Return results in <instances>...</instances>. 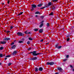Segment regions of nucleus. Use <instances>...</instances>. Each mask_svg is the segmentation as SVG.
I'll use <instances>...</instances> for the list:
<instances>
[{
  "label": "nucleus",
  "instance_id": "f257e3e1",
  "mask_svg": "<svg viewBox=\"0 0 74 74\" xmlns=\"http://www.w3.org/2000/svg\"><path fill=\"white\" fill-rule=\"evenodd\" d=\"M36 52H37L36 51H34L33 52L32 55L33 56H37L38 55H40V54H41V53H37Z\"/></svg>",
  "mask_w": 74,
  "mask_h": 74
},
{
  "label": "nucleus",
  "instance_id": "f03ea898",
  "mask_svg": "<svg viewBox=\"0 0 74 74\" xmlns=\"http://www.w3.org/2000/svg\"><path fill=\"white\" fill-rule=\"evenodd\" d=\"M32 9L31 10L32 11H33L34 10V8H35L37 7V5L35 4H33L32 5Z\"/></svg>",
  "mask_w": 74,
  "mask_h": 74
},
{
  "label": "nucleus",
  "instance_id": "7ed1b4c3",
  "mask_svg": "<svg viewBox=\"0 0 74 74\" xmlns=\"http://www.w3.org/2000/svg\"><path fill=\"white\" fill-rule=\"evenodd\" d=\"M54 64V62H47L46 63L47 65H53Z\"/></svg>",
  "mask_w": 74,
  "mask_h": 74
},
{
  "label": "nucleus",
  "instance_id": "20e7f679",
  "mask_svg": "<svg viewBox=\"0 0 74 74\" xmlns=\"http://www.w3.org/2000/svg\"><path fill=\"white\" fill-rule=\"evenodd\" d=\"M17 35L19 36H23L24 35V34L21 32H18L17 33Z\"/></svg>",
  "mask_w": 74,
  "mask_h": 74
},
{
  "label": "nucleus",
  "instance_id": "39448f33",
  "mask_svg": "<svg viewBox=\"0 0 74 74\" xmlns=\"http://www.w3.org/2000/svg\"><path fill=\"white\" fill-rule=\"evenodd\" d=\"M57 70H59V71L60 72H62V71H63V69H62V68H61L60 67H58L57 68Z\"/></svg>",
  "mask_w": 74,
  "mask_h": 74
},
{
  "label": "nucleus",
  "instance_id": "423d86ee",
  "mask_svg": "<svg viewBox=\"0 0 74 74\" xmlns=\"http://www.w3.org/2000/svg\"><path fill=\"white\" fill-rule=\"evenodd\" d=\"M10 40V38H6L4 39V41H8Z\"/></svg>",
  "mask_w": 74,
  "mask_h": 74
},
{
  "label": "nucleus",
  "instance_id": "0eeeda50",
  "mask_svg": "<svg viewBox=\"0 0 74 74\" xmlns=\"http://www.w3.org/2000/svg\"><path fill=\"white\" fill-rule=\"evenodd\" d=\"M18 53V51H15L13 52L12 55H16Z\"/></svg>",
  "mask_w": 74,
  "mask_h": 74
},
{
  "label": "nucleus",
  "instance_id": "6e6552de",
  "mask_svg": "<svg viewBox=\"0 0 74 74\" xmlns=\"http://www.w3.org/2000/svg\"><path fill=\"white\" fill-rule=\"evenodd\" d=\"M6 42H7L5 41H1L0 42V43L1 44H5Z\"/></svg>",
  "mask_w": 74,
  "mask_h": 74
},
{
  "label": "nucleus",
  "instance_id": "1a4fd4ad",
  "mask_svg": "<svg viewBox=\"0 0 74 74\" xmlns=\"http://www.w3.org/2000/svg\"><path fill=\"white\" fill-rule=\"evenodd\" d=\"M37 59V58L36 57H35L32 58L30 60H36Z\"/></svg>",
  "mask_w": 74,
  "mask_h": 74
},
{
  "label": "nucleus",
  "instance_id": "9d476101",
  "mask_svg": "<svg viewBox=\"0 0 74 74\" xmlns=\"http://www.w3.org/2000/svg\"><path fill=\"white\" fill-rule=\"evenodd\" d=\"M43 70V69L41 67H40L39 69V71H42Z\"/></svg>",
  "mask_w": 74,
  "mask_h": 74
},
{
  "label": "nucleus",
  "instance_id": "9b49d317",
  "mask_svg": "<svg viewBox=\"0 0 74 74\" xmlns=\"http://www.w3.org/2000/svg\"><path fill=\"white\" fill-rule=\"evenodd\" d=\"M25 34H30V32H28V31H27L25 32Z\"/></svg>",
  "mask_w": 74,
  "mask_h": 74
},
{
  "label": "nucleus",
  "instance_id": "f8f14e48",
  "mask_svg": "<svg viewBox=\"0 0 74 74\" xmlns=\"http://www.w3.org/2000/svg\"><path fill=\"white\" fill-rule=\"evenodd\" d=\"M16 48V46L15 45H13L12 47V49H15Z\"/></svg>",
  "mask_w": 74,
  "mask_h": 74
},
{
  "label": "nucleus",
  "instance_id": "ddd939ff",
  "mask_svg": "<svg viewBox=\"0 0 74 74\" xmlns=\"http://www.w3.org/2000/svg\"><path fill=\"white\" fill-rule=\"evenodd\" d=\"M3 56H5V55H3L2 54H0V57L2 58Z\"/></svg>",
  "mask_w": 74,
  "mask_h": 74
},
{
  "label": "nucleus",
  "instance_id": "4468645a",
  "mask_svg": "<svg viewBox=\"0 0 74 74\" xmlns=\"http://www.w3.org/2000/svg\"><path fill=\"white\" fill-rule=\"evenodd\" d=\"M52 5V2H49L48 4V6H49V5Z\"/></svg>",
  "mask_w": 74,
  "mask_h": 74
},
{
  "label": "nucleus",
  "instance_id": "2eb2a0df",
  "mask_svg": "<svg viewBox=\"0 0 74 74\" xmlns=\"http://www.w3.org/2000/svg\"><path fill=\"white\" fill-rule=\"evenodd\" d=\"M43 31V30L42 29H40L39 30V33H42V31Z\"/></svg>",
  "mask_w": 74,
  "mask_h": 74
},
{
  "label": "nucleus",
  "instance_id": "dca6fc26",
  "mask_svg": "<svg viewBox=\"0 0 74 74\" xmlns=\"http://www.w3.org/2000/svg\"><path fill=\"white\" fill-rule=\"evenodd\" d=\"M42 4H39L38 5H37V6L38 7H41L42 6Z\"/></svg>",
  "mask_w": 74,
  "mask_h": 74
},
{
  "label": "nucleus",
  "instance_id": "f3484780",
  "mask_svg": "<svg viewBox=\"0 0 74 74\" xmlns=\"http://www.w3.org/2000/svg\"><path fill=\"white\" fill-rule=\"evenodd\" d=\"M53 2H58V0H52Z\"/></svg>",
  "mask_w": 74,
  "mask_h": 74
},
{
  "label": "nucleus",
  "instance_id": "a211bd4d",
  "mask_svg": "<svg viewBox=\"0 0 74 74\" xmlns=\"http://www.w3.org/2000/svg\"><path fill=\"white\" fill-rule=\"evenodd\" d=\"M34 30L35 32H37V31H38V29L35 28Z\"/></svg>",
  "mask_w": 74,
  "mask_h": 74
},
{
  "label": "nucleus",
  "instance_id": "6ab92c4d",
  "mask_svg": "<svg viewBox=\"0 0 74 74\" xmlns=\"http://www.w3.org/2000/svg\"><path fill=\"white\" fill-rule=\"evenodd\" d=\"M23 12H21L20 13H19L18 14V16H19V15H22V14H23Z\"/></svg>",
  "mask_w": 74,
  "mask_h": 74
},
{
  "label": "nucleus",
  "instance_id": "aec40b11",
  "mask_svg": "<svg viewBox=\"0 0 74 74\" xmlns=\"http://www.w3.org/2000/svg\"><path fill=\"white\" fill-rule=\"evenodd\" d=\"M35 71H38V69L37 67H36L35 68Z\"/></svg>",
  "mask_w": 74,
  "mask_h": 74
},
{
  "label": "nucleus",
  "instance_id": "412c9836",
  "mask_svg": "<svg viewBox=\"0 0 74 74\" xmlns=\"http://www.w3.org/2000/svg\"><path fill=\"white\" fill-rule=\"evenodd\" d=\"M40 12H36L35 13L36 14H40Z\"/></svg>",
  "mask_w": 74,
  "mask_h": 74
},
{
  "label": "nucleus",
  "instance_id": "4be33fe9",
  "mask_svg": "<svg viewBox=\"0 0 74 74\" xmlns=\"http://www.w3.org/2000/svg\"><path fill=\"white\" fill-rule=\"evenodd\" d=\"M43 23H42L39 26L40 27H41L43 26Z\"/></svg>",
  "mask_w": 74,
  "mask_h": 74
},
{
  "label": "nucleus",
  "instance_id": "5701e85b",
  "mask_svg": "<svg viewBox=\"0 0 74 74\" xmlns=\"http://www.w3.org/2000/svg\"><path fill=\"white\" fill-rule=\"evenodd\" d=\"M47 27H49V23H47Z\"/></svg>",
  "mask_w": 74,
  "mask_h": 74
},
{
  "label": "nucleus",
  "instance_id": "b1692460",
  "mask_svg": "<svg viewBox=\"0 0 74 74\" xmlns=\"http://www.w3.org/2000/svg\"><path fill=\"white\" fill-rule=\"evenodd\" d=\"M3 47H0V50H2L3 49Z\"/></svg>",
  "mask_w": 74,
  "mask_h": 74
},
{
  "label": "nucleus",
  "instance_id": "393cba45",
  "mask_svg": "<svg viewBox=\"0 0 74 74\" xmlns=\"http://www.w3.org/2000/svg\"><path fill=\"white\" fill-rule=\"evenodd\" d=\"M59 46H58V45H56V47H55V48H58V47Z\"/></svg>",
  "mask_w": 74,
  "mask_h": 74
},
{
  "label": "nucleus",
  "instance_id": "a878e982",
  "mask_svg": "<svg viewBox=\"0 0 74 74\" xmlns=\"http://www.w3.org/2000/svg\"><path fill=\"white\" fill-rule=\"evenodd\" d=\"M29 40H33V39L31 38H29Z\"/></svg>",
  "mask_w": 74,
  "mask_h": 74
},
{
  "label": "nucleus",
  "instance_id": "bb28decb",
  "mask_svg": "<svg viewBox=\"0 0 74 74\" xmlns=\"http://www.w3.org/2000/svg\"><path fill=\"white\" fill-rule=\"evenodd\" d=\"M53 13L52 12L50 14V15H53Z\"/></svg>",
  "mask_w": 74,
  "mask_h": 74
},
{
  "label": "nucleus",
  "instance_id": "cd10ccee",
  "mask_svg": "<svg viewBox=\"0 0 74 74\" xmlns=\"http://www.w3.org/2000/svg\"><path fill=\"white\" fill-rule=\"evenodd\" d=\"M62 48V46H58V49H60V48Z\"/></svg>",
  "mask_w": 74,
  "mask_h": 74
},
{
  "label": "nucleus",
  "instance_id": "c85d7f7f",
  "mask_svg": "<svg viewBox=\"0 0 74 74\" xmlns=\"http://www.w3.org/2000/svg\"><path fill=\"white\" fill-rule=\"evenodd\" d=\"M5 57L6 58H9V57H10V55L7 56Z\"/></svg>",
  "mask_w": 74,
  "mask_h": 74
},
{
  "label": "nucleus",
  "instance_id": "c756f323",
  "mask_svg": "<svg viewBox=\"0 0 74 74\" xmlns=\"http://www.w3.org/2000/svg\"><path fill=\"white\" fill-rule=\"evenodd\" d=\"M13 27H12V26H11L10 27V29L11 30V29H13Z\"/></svg>",
  "mask_w": 74,
  "mask_h": 74
},
{
  "label": "nucleus",
  "instance_id": "7c9ffc66",
  "mask_svg": "<svg viewBox=\"0 0 74 74\" xmlns=\"http://www.w3.org/2000/svg\"><path fill=\"white\" fill-rule=\"evenodd\" d=\"M18 42L19 43H22L23 42L22 41H19Z\"/></svg>",
  "mask_w": 74,
  "mask_h": 74
},
{
  "label": "nucleus",
  "instance_id": "2f4dec72",
  "mask_svg": "<svg viewBox=\"0 0 74 74\" xmlns=\"http://www.w3.org/2000/svg\"><path fill=\"white\" fill-rule=\"evenodd\" d=\"M27 44H30V41H28V42H27Z\"/></svg>",
  "mask_w": 74,
  "mask_h": 74
},
{
  "label": "nucleus",
  "instance_id": "473e14b6",
  "mask_svg": "<svg viewBox=\"0 0 74 74\" xmlns=\"http://www.w3.org/2000/svg\"><path fill=\"white\" fill-rule=\"evenodd\" d=\"M11 65V63H9L8 64V66H10Z\"/></svg>",
  "mask_w": 74,
  "mask_h": 74
},
{
  "label": "nucleus",
  "instance_id": "72a5a7b5",
  "mask_svg": "<svg viewBox=\"0 0 74 74\" xmlns=\"http://www.w3.org/2000/svg\"><path fill=\"white\" fill-rule=\"evenodd\" d=\"M45 8V7H44L43 8H40V9H44V8Z\"/></svg>",
  "mask_w": 74,
  "mask_h": 74
},
{
  "label": "nucleus",
  "instance_id": "f704fd0d",
  "mask_svg": "<svg viewBox=\"0 0 74 74\" xmlns=\"http://www.w3.org/2000/svg\"><path fill=\"white\" fill-rule=\"evenodd\" d=\"M52 9H53V10H55V8L53 7L52 8Z\"/></svg>",
  "mask_w": 74,
  "mask_h": 74
},
{
  "label": "nucleus",
  "instance_id": "c9c22d12",
  "mask_svg": "<svg viewBox=\"0 0 74 74\" xmlns=\"http://www.w3.org/2000/svg\"><path fill=\"white\" fill-rule=\"evenodd\" d=\"M14 42L12 43L11 44V45H14Z\"/></svg>",
  "mask_w": 74,
  "mask_h": 74
},
{
  "label": "nucleus",
  "instance_id": "e433bc0d",
  "mask_svg": "<svg viewBox=\"0 0 74 74\" xmlns=\"http://www.w3.org/2000/svg\"><path fill=\"white\" fill-rule=\"evenodd\" d=\"M70 67H71L72 68V69H73V66H72L71 65H70Z\"/></svg>",
  "mask_w": 74,
  "mask_h": 74
},
{
  "label": "nucleus",
  "instance_id": "4c0bfd02",
  "mask_svg": "<svg viewBox=\"0 0 74 74\" xmlns=\"http://www.w3.org/2000/svg\"><path fill=\"white\" fill-rule=\"evenodd\" d=\"M69 40H70V38H68L67 39V41H69Z\"/></svg>",
  "mask_w": 74,
  "mask_h": 74
},
{
  "label": "nucleus",
  "instance_id": "58836bf2",
  "mask_svg": "<svg viewBox=\"0 0 74 74\" xmlns=\"http://www.w3.org/2000/svg\"><path fill=\"white\" fill-rule=\"evenodd\" d=\"M69 55H67L66 56V58H68L69 57Z\"/></svg>",
  "mask_w": 74,
  "mask_h": 74
},
{
  "label": "nucleus",
  "instance_id": "ea45409f",
  "mask_svg": "<svg viewBox=\"0 0 74 74\" xmlns=\"http://www.w3.org/2000/svg\"><path fill=\"white\" fill-rule=\"evenodd\" d=\"M43 41H44V40L43 39H42L41 40H40L41 42H43Z\"/></svg>",
  "mask_w": 74,
  "mask_h": 74
},
{
  "label": "nucleus",
  "instance_id": "a19ab883",
  "mask_svg": "<svg viewBox=\"0 0 74 74\" xmlns=\"http://www.w3.org/2000/svg\"><path fill=\"white\" fill-rule=\"evenodd\" d=\"M10 31H7V32H6V33H10Z\"/></svg>",
  "mask_w": 74,
  "mask_h": 74
},
{
  "label": "nucleus",
  "instance_id": "79ce46f5",
  "mask_svg": "<svg viewBox=\"0 0 74 74\" xmlns=\"http://www.w3.org/2000/svg\"><path fill=\"white\" fill-rule=\"evenodd\" d=\"M44 16H41V18H42V19H43L44 18Z\"/></svg>",
  "mask_w": 74,
  "mask_h": 74
},
{
  "label": "nucleus",
  "instance_id": "37998d69",
  "mask_svg": "<svg viewBox=\"0 0 74 74\" xmlns=\"http://www.w3.org/2000/svg\"><path fill=\"white\" fill-rule=\"evenodd\" d=\"M9 3H10V1H9V0H8V4H9Z\"/></svg>",
  "mask_w": 74,
  "mask_h": 74
},
{
  "label": "nucleus",
  "instance_id": "c03bdc74",
  "mask_svg": "<svg viewBox=\"0 0 74 74\" xmlns=\"http://www.w3.org/2000/svg\"><path fill=\"white\" fill-rule=\"evenodd\" d=\"M66 60H67V59H65L63 61H64V62H65V61H66Z\"/></svg>",
  "mask_w": 74,
  "mask_h": 74
},
{
  "label": "nucleus",
  "instance_id": "a18cd8bd",
  "mask_svg": "<svg viewBox=\"0 0 74 74\" xmlns=\"http://www.w3.org/2000/svg\"><path fill=\"white\" fill-rule=\"evenodd\" d=\"M66 37H69V35H67L66 36Z\"/></svg>",
  "mask_w": 74,
  "mask_h": 74
},
{
  "label": "nucleus",
  "instance_id": "49530a36",
  "mask_svg": "<svg viewBox=\"0 0 74 74\" xmlns=\"http://www.w3.org/2000/svg\"><path fill=\"white\" fill-rule=\"evenodd\" d=\"M7 58H5V60H7Z\"/></svg>",
  "mask_w": 74,
  "mask_h": 74
},
{
  "label": "nucleus",
  "instance_id": "de8ad7c7",
  "mask_svg": "<svg viewBox=\"0 0 74 74\" xmlns=\"http://www.w3.org/2000/svg\"><path fill=\"white\" fill-rule=\"evenodd\" d=\"M44 22V21H42L41 22V23H43V22Z\"/></svg>",
  "mask_w": 74,
  "mask_h": 74
},
{
  "label": "nucleus",
  "instance_id": "09e8293b",
  "mask_svg": "<svg viewBox=\"0 0 74 74\" xmlns=\"http://www.w3.org/2000/svg\"><path fill=\"white\" fill-rule=\"evenodd\" d=\"M35 17H38V16L36 15H35Z\"/></svg>",
  "mask_w": 74,
  "mask_h": 74
},
{
  "label": "nucleus",
  "instance_id": "8fccbe9b",
  "mask_svg": "<svg viewBox=\"0 0 74 74\" xmlns=\"http://www.w3.org/2000/svg\"><path fill=\"white\" fill-rule=\"evenodd\" d=\"M49 42L47 43H46V45H47V44H49Z\"/></svg>",
  "mask_w": 74,
  "mask_h": 74
},
{
  "label": "nucleus",
  "instance_id": "3c124183",
  "mask_svg": "<svg viewBox=\"0 0 74 74\" xmlns=\"http://www.w3.org/2000/svg\"><path fill=\"white\" fill-rule=\"evenodd\" d=\"M2 64H1V63H0V66H1V65Z\"/></svg>",
  "mask_w": 74,
  "mask_h": 74
},
{
  "label": "nucleus",
  "instance_id": "603ef678",
  "mask_svg": "<svg viewBox=\"0 0 74 74\" xmlns=\"http://www.w3.org/2000/svg\"><path fill=\"white\" fill-rule=\"evenodd\" d=\"M59 74V73H56L55 74Z\"/></svg>",
  "mask_w": 74,
  "mask_h": 74
},
{
  "label": "nucleus",
  "instance_id": "864d4df0",
  "mask_svg": "<svg viewBox=\"0 0 74 74\" xmlns=\"http://www.w3.org/2000/svg\"><path fill=\"white\" fill-rule=\"evenodd\" d=\"M33 53V52H31L30 53Z\"/></svg>",
  "mask_w": 74,
  "mask_h": 74
},
{
  "label": "nucleus",
  "instance_id": "5fc2aeb1",
  "mask_svg": "<svg viewBox=\"0 0 74 74\" xmlns=\"http://www.w3.org/2000/svg\"><path fill=\"white\" fill-rule=\"evenodd\" d=\"M2 4H3V5L4 4V3H2Z\"/></svg>",
  "mask_w": 74,
  "mask_h": 74
},
{
  "label": "nucleus",
  "instance_id": "6e6d98bb",
  "mask_svg": "<svg viewBox=\"0 0 74 74\" xmlns=\"http://www.w3.org/2000/svg\"><path fill=\"white\" fill-rule=\"evenodd\" d=\"M73 71H74V69H73Z\"/></svg>",
  "mask_w": 74,
  "mask_h": 74
},
{
  "label": "nucleus",
  "instance_id": "4d7b16f0",
  "mask_svg": "<svg viewBox=\"0 0 74 74\" xmlns=\"http://www.w3.org/2000/svg\"><path fill=\"white\" fill-rule=\"evenodd\" d=\"M29 49V50H30V49L29 48V49Z\"/></svg>",
  "mask_w": 74,
  "mask_h": 74
},
{
  "label": "nucleus",
  "instance_id": "13d9d810",
  "mask_svg": "<svg viewBox=\"0 0 74 74\" xmlns=\"http://www.w3.org/2000/svg\"><path fill=\"white\" fill-rule=\"evenodd\" d=\"M30 53H29V54H30Z\"/></svg>",
  "mask_w": 74,
  "mask_h": 74
}]
</instances>
